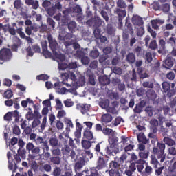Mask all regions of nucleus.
Masks as SVG:
<instances>
[{"label":"nucleus","instance_id":"0eeeda50","mask_svg":"<svg viewBox=\"0 0 176 176\" xmlns=\"http://www.w3.org/2000/svg\"><path fill=\"white\" fill-rule=\"evenodd\" d=\"M105 152L108 156H116L118 153H120V148L118 146H111L108 145L105 148Z\"/></svg>","mask_w":176,"mask_h":176},{"label":"nucleus","instance_id":"72a5a7b5","mask_svg":"<svg viewBox=\"0 0 176 176\" xmlns=\"http://www.w3.org/2000/svg\"><path fill=\"white\" fill-rule=\"evenodd\" d=\"M163 141L168 146H173L175 145V141H174V140H173L168 137H165L164 138Z\"/></svg>","mask_w":176,"mask_h":176},{"label":"nucleus","instance_id":"680f3d73","mask_svg":"<svg viewBox=\"0 0 176 176\" xmlns=\"http://www.w3.org/2000/svg\"><path fill=\"white\" fill-rule=\"evenodd\" d=\"M142 86L143 87H148V89H153L155 87L153 82H149L148 81L144 82Z\"/></svg>","mask_w":176,"mask_h":176},{"label":"nucleus","instance_id":"c85d7f7f","mask_svg":"<svg viewBox=\"0 0 176 176\" xmlns=\"http://www.w3.org/2000/svg\"><path fill=\"white\" fill-rule=\"evenodd\" d=\"M102 25V19L100 18V16H96L94 18V27L95 28H98V27H101Z\"/></svg>","mask_w":176,"mask_h":176},{"label":"nucleus","instance_id":"79ce46f5","mask_svg":"<svg viewBox=\"0 0 176 176\" xmlns=\"http://www.w3.org/2000/svg\"><path fill=\"white\" fill-rule=\"evenodd\" d=\"M3 97L4 98H7V100H10V98L13 97V91H12V89H8L3 94Z\"/></svg>","mask_w":176,"mask_h":176},{"label":"nucleus","instance_id":"c03bdc74","mask_svg":"<svg viewBox=\"0 0 176 176\" xmlns=\"http://www.w3.org/2000/svg\"><path fill=\"white\" fill-rule=\"evenodd\" d=\"M12 113V118H15V122L18 123V122H20V116L19 115V112L17 110L11 111Z\"/></svg>","mask_w":176,"mask_h":176},{"label":"nucleus","instance_id":"58836bf2","mask_svg":"<svg viewBox=\"0 0 176 176\" xmlns=\"http://www.w3.org/2000/svg\"><path fill=\"white\" fill-rule=\"evenodd\" d=\"M53 54L54 57H56L57 60H59L61 63H63V61H65V55L60 54L57 52H54Z\"/></svg>","mask_w":176,"mask_h":176},{"label":"nucleus","instance_id":"423d86ee","mask_svg":"<svg viewBox=\"0 0 176 176\" xmlns=\"http://www.w3.org/2000/svg\"><path fill=\"white\" fill-rule=\"evenodd\" d=\"M149 156V151H144L139 152V157L140 159L136 162L137 166L142 165L141 167H142V164H145L146 163V159H148ZM139 166V168H141Z\"/></svg>","mask_w":176,"mask_h":176},{"label":"nucleus","instance_id":"e433bc0d","mask_svg":"<svg viewBox=\"0 0 176 176\" xmlns=\"http://www.w3.org/2000/svg\"><path fill=\"white\" fill-rule=\"evenodd\" d=\"M61 76H62V78H63V84L66 85V86L67 87H69V86H71V85L67 83V81L69 78V73H63L61 74Z\"/></svg>","mask_w":176,"mask_h":176},{"label":"nucleus","instance_id":"13d9d810","mask_svg":"<svg viewBox=\"0 0 176 176\" xmlns=\"http://www.w3.org/2000/svg\"><path fill=\"white\" fill-rule=\"evenodd\" d=\"M90 57L92 58H97L100 56V52L98 50H92L89 54Z\"/></svg>","mask_w":176,"mask_h":176},{"label":"nucleus","instance_id":"a18cd8bd","mask_svg":"<svg viewBox=\"0 0 176 176\" xmlns=\"http://www.w3.org/2000/svg\"><path fill=\"white\" fill-rule=\"evenodd\" d=\"M63 103L66 108H71V107H74V101H72L71 99H67L66 100H64Z\"/></svg>","mask_w":176,"mask_h":176},{"label":"nucleus","instance_id":"7c9ffc66","mask_svg":"<svg viewBox=\"0 0 176 176\" xmlns=\"http://www.w3.org/2000/svg\"><path fill=\"white\" fill-rule=\"evenodd\" d=\"M137 72L140 78V79H145V78H149V74L146 72H144L142 68H138Z\"/></svg>","mask_w":176,"mask_h":176},{"label":"nucleus","instance_id":"1a4fd4ad","mask_svg":"<svg viewBox=\"0 0 176 176\" xmlns=\"http://www.w3.org/2000/svg\"><path fill=\"white\" fill-rule=\"evenodd\" d=\"M146 106V101L145 100H141L140 102H138L135 108L133 109L134 113L140 114L142 111H144V108Z\"/></svg>","mask_w":176,"mask_h":176},{"label":"nucleus","instance_id":"e2e57ef3","mask_svg":"<svg viewBox=\"0 0 176 176\" xmlns=\"http://www.w3.org/2000/svg\"><path fill=\"white\" fill-rule=\"evenodd\" d=\"M162 10L164 13H168L170 12V4L164 3L162 6Z\"/></svg>","mask_w":176,"mask_h":176},{"label":"nucleus","instance_id":"20e7f679","mask_svg":"<svg viewBox=\"0 0 176 176\" xmlns=\"http://www.w3.org/2000/svg\"><path fill=\"white\" fill-rule=\"evenodd\" d=\"M162 91L163 93L166 94V97L168 98H171V97H174V94H175V90L171 89V84H170L167 81H164L162 84Z\"/></svg>","mask_w":176,"mask_h":176},{"label":"nucleus","instance_id":"864d4df0","mask_svg":"<svg viewBox=\"0 0 176 176\" xmlns=\"http://www.w3.org/2000/svg\"><path fill=\"white\" fill-rule=\"evenodd\" d=\"M47 12L49 16H54V14L56 13V12H57V10H56V7L52 6L51 8H49Z\"/></svg>","mask_w":176,"mask_h":176},{"label":"nucleus","instance_id":"a19ab883","mask_svg":"<svg viewBox=\"0 0 176 176\" xmlns=\"http://www.w3.org/2000/svg\"><path fill=\"white\" fill-rule=\"evenodd\" d=\"M67 28H68V30L70 31V32H74V31H75V28H76V22L74 21H71L67 24Z\"/></svg>","mask_w":176,"mask_h":176},{"label":"nucleus","instance_id":"4d7b16f0","mask_svg":"<svg viewBox=\"0 0 176 176\" xmlns=\"http://www.w3.org/2000/svg\"><path fill=\"white\" fill-rule=\"evenodd\" d=\"M68 68V64L65 63H58V69L59 71H64Z\"/></svg>","mask_w":176,"mask_h":176},{"label":"nucleus","instance_id":"f257e3e1","mask_svg":"<svg viewBox=\"0 0 176 176\" xmlns=\"http://www.w3.org/2000/svg\"><path fill=\"white\" fill-rule=\"evenodd\" d=\"M166 149V144L158 142L157 145L153 148L152 155L157 157V159L160 160L161 163H163L166 160V154L164 151Z\"/></svg>","mask_w":176,"mask_h":176},{"label":"nucleus","instance_id":"49530a36","mask_svg":"<svg viewBox=\"0 0 176 176\" xmlns=\"http://www.w3.org/2000/svg\"><path fill=\"white\" fill-rule=\"evenodd\" d=\"M35 30V27L30 25V26H28L27 28H25V34H27V35H28L29 36L30 35H32V30Z\"/></svg>","mask_w":176,"mask_h":176},{"label":"nucleus","instance_id":"6e6d98bb","mask_svg":"<svg viewBox=\"0 0 176 176\" xmlns=\"http://www.w3.org/2000/svg\"><path fill=\"white\" fill-rule=\"evenodd\" d=\"M107 112L111 113L112 115H118V110L116 107H108L107 109Z\"/></svg>","mask_w":176,"mask_h":176},{"label":"nucleus","instance_id":"9b49d317","mask_svg":"<svg viewBox=\"0 0 176 176\" xmlns=\"http://www.w3.org/2000/svg\"><path fill=\"white\" fill-rule=\"evenodd\" d=\"M91 106L90 104H77L76 109H78V111H80L82 115H85V113H87L89 111H90V108Z\"/></svg>","mask_w":176,"mask_h":176},{"label":"nucleus","instance_id":"f8f14e48","mask_svg":"<svg viewBox=\"0 0 176 176\" xmlns=\"http://www.w3.org/2000/svg\"><path fill=\"white\" fill-rule=\"evenodd\" d=\"M116 14L118 16V21L119 23L122 25L123 24V19H124V17H126L127 12H126V10H123L120 8H117L116 9Z\"/></svg>","mask_w":176,"mask_h":176},{"label":"nucleus","instance_id":"2eb2a0df","mask_svg":"<svg viewBox=\"0 0 176 176\" xmlns=\"http://www.w3.org/2000/svg\"><path fill=\"white\" fill-rule=\"evenodd\" d=\"M85 159L83 157H80L78 161H77L74 166L75 171H80L83 168V166L85 164Z\"/></svg>","mask_w":176,"mask_h":176},{"label":"nucleus","instance_id":"0e129e2a","mask_svg":"<svg viewBox=\"0 0 176 176\" xmlns=\"http://www.w3.org/2000/svg\"><path fill=\"white\" fill-rule=\"evenodd\" d=\"M145 58L147 63H152V60H153V58L152 57V53L146 52L145 54Z\"/></svg>","mask_w":176,"mask_h":176},{"label":"nucleus","instance_id":"4be33fe9","mask_svg":"<svg viewBox=\"0 0 176 176\" xmlns=\"http://www.w3.org/2000/svg\"><path fill=\"white\" fill-rule=\"evenodd\" d=\"M125 32H126L127 34H130L131 35H133V34H134V30H133V25L127 20L125 23Z\"/></svg>","mask_w":176,"mask_h":176},{"label":"nucleus","instance_id":"9d476101","mask_svg":"<svg viewBox=\"0 0 176 176\" xmlns=\"http://www.w3.org/2000/svg\"><path fill=\"white\" fill-rule=\"evenodd\" d=\"M42 53L45 58L52 57V52L47 50V41H44L41 42Z\"/></svg>","mask_w":176,"mask_h":176},{"label":"nucleus","instance_id":"6e6552de","mask_svg":"<svg viewBox=\"0 0 176 176\" xmlns=\"http://www.w3.org/2000/svg\"><path fill=\"white\" fill-rule=\"evenodd\" d=\"M47 41L49 42V47L51 49L52 53H55L56 50L58 48V43L54 38L53 36L49 34L47 36Z\"/></svg>","mask_w":176,"mask_h":176},{"label":"nucleus","instance_id":"f3484780","mask_svg":"<svg viewBox=\"0 0 176 176\" xmlns=\"http://www.w3.org/2000/svg\"><path fill=\"white\" fill-rule=\"evenodd\" d=\"M146 96L148 100L153 102L155 101L157 97V94H156V92L153 89H148L146 93Z\"/></svg>","mask_w":176,"mask_h":176},{"label":"nucleus","instance_id":"f704fd0d","mask_svg":"<svg viewBox=\"0 0 176 176\" xmlns=\"http://www.w3.org/2000/svg\"><path fill=\"white\" fill-rule=\"evenodd\" d=\"M160 50H158V53H163L166 50V41L163 39H160L159 41Z\"/></svg>","mask_w":176,"mask_h":176},{"label":"nucleus","instance_id":"c756f323","mask_svg":"<svg viewBox=\"0 0 176 176\" xmlns=\"http://www.w3.org/2000/svg\"><path fill=\"white\" fill-rule=\"evenodd\" d=\"M50 160L52 164H55L56 166L60 165L61 163V158L59 156L52 157H50Z\"/></svg>","mask_w":176,"mask_h":176},{"label":"nucleus","instance_id":"4c0bfd02","mask_svg":"<svg viewBox=\"0 0 176 176\" xmlns=\"http://www.w3.org/2000/svg\"><path fill=\"white\" fill-rule=\"evenodd\" d=\"M27 151H25V149L19 148L17 150V154L21 157V159H23V160H25V157H27Z\"/></svg>","mask_w":176,"mask_h":176},{"label":"nucleus","instance_id":"39448f33","mask_svg":"<svg viewBox=\"0 0 176 176\" xmlns=\"http://www.w3.org/2000/svg\"><path fill=\"white\" fill-rule=\"evenodd\" d=\"M12 56L13 54L9 48H3L0 50V60L1 61H10Z\"/></svg>","mask_w":176,"mask_h":176},{"label":"nucleus","instance_id":"7ed1b4c3","mask_svg":"<svg viewBox=\"0 0 176 176\" xmlns=\"http://www.w3.org/2000/svg\"><path fill=\"white\" fill-rule=\"evenodd\" d=\"M141 166H142V167H141ZM137 170L142 176H151L152 175V173H153V168L149 166L148 163L146 164L145 167L144 166V164L137 165Z\"/></svg>","mask_w":176,"mask_h":176},{"label":"nucleus","instance_id":"412c9836","mask_svg":"<svg viewBox=\"0 0 176 176\" xmlns=\"http://www.w3.org/2000/svg\"><path fill=\"white\" fill-rule=\"evenodd\" d=\"M16 43H14L11 46V50H12V52H17L19 50V47H20L21 45H23V42L19 38H16Z\"/></svg>","mask_w":176,"mask_h":176},{"label":"nucleus","instance_id":"5701e85b","mask_svg":"<svg viewBox=\"0 0 176 176\" xmlns=\"http://www.w3.org/2000/svg\"><path fill=\"white\" fill-rule=\"evenodd\" d=\"M126 60L129 64H134L135 63V54L132 52H129L126 55Z\"/></svg>","mask_w":176,"mask_h":176},{"label":"nucleus","instance_id":"ea45409f","mask_svg":"<svg viewBox=\"0 0 176 176\" xmlns=\"http://www.w3.org/2000/svg\"><path fill=\"white\" fill-rule=\"evenodd\" d=\"M118 139L117 137L112 136V138H110L109 139V145L113 146H118Z\"/></svg>","mask_w":176,"mask_h":176},{"label":"nucleus","instance_id":"bb28decb","mask_svg":"<svg viewBox=\"0 0 176 176\" xmlns=\"http://www.w3.org/2000/svg\"><path fill=\"white\" fill-rule=\"evenodd\" d=\"M112 119L113 118L109 113L103 114L101 118L102 122L104 123H110V122H112Z\"/></svg>","mask_w":176,"mask_h":176},{"label":"nucleus","instance_id":"774afa93","mask_svg":"<svg viewBox=\"0 0 176 176\" xmlns=\"http://www.w3.org/2000/svg\"><path fill=\"white\" fill-rule=\"evenodd\" d=\"M37 79L38 80H48L49 79V76H47V74H41L37 76Z\"/></svg>","mask_w":176,"mask_h":176},{"label":"nucleus","instance_id":"3c124183","mask_svg":"<svg viewBox=\"0 0 176 176\" xmlns=\"http://www.w3.org/2000/svg\"><path fill=\"white\" fill-rule=\"evenodd\" d=\"M42 169L46 173H50L52 171V165H50V164H45Z\"/></svg>","mask_w":176,"mask_h":176},{"label":"nucleus","instance_id":"603ef678","mask_svg":"<svg viewBox=\"0 0 176 176\" xmlns=\"http://www.w3.org/2000/svg\"><path fill=\"white\" fill-rule=\"evenodd\" d=\"M36 146H35V145H34L33 143L29 142L26 144V149L27 151H28L29 152H31L32 153V151H34V149H35Z\"/></svg>","mask_w":176,"mask_h":176},{"label":"nucleus","instance_id":"09e8293b","mask_svg":"<svg viewBox=\"0 0 176 176\" xmlns=\"http://www.w3.org/2000/svg\"><path fill=\"white\" fill-rule=\"evenodd\" d=\"M117 6L120 9H126V8H127V5L126 4V2H124L123 0L117 1Z\"/></svg>","mask_w":176,"mask_h":176},{"label":"nucleus","instance_id":"052dcab7","mask_svg":"<svg viewBox=\"0 0 176 176\" xmlns=\"http://www.w3.org/2000/svg\"><path fill=\"white\" fill-rule=\"evenodd\" d=\"M149 47L152 50H156V49H157V43L156 42V40H153L150 43Z\"/></svg>","mask_w":176,"mask_h":176},{"label":"nucleus","instance_id":"37998d69","mask_svg":"<svg viewBox=\"0 0 176 176\" xmlns=\"http://www.w3.org/2000/svg\"><path fill=\"white\" fill-rule=\"evenodd\" d=\"M165 64L167 67H173V65H174V58L170 56H168L165 60Z\"/></svg>","mask_w":176,"mask_h":176},{"label":"nucleus","instance_id":"aec40b11","mask_svg":"<svg viewBox=\"0 0 176 176\" xmlns=\"http://www.w3.org/2000/svg\"><path fill=\"white\" fill-rule=\"evenodd\" d=\"M98 80L100 85H102V86H107V85L111 83V80L107 76H100L98 78Z\"/></svg>","mask_w":176,"mask_h":176},{"label":"nucleus","instance_id":"338daca9","mask_svg":"<svg viewBox=\"0 0 176 176\" xmlns=\"http://www.w3.org/2000/svg\"><path fill=\"white\" fill-rule=\"evenodd\" d=\"M53 175L54 176H60V175H61V168H59V167H56L54 169Z\"/></svg>","mask_w":176,"mask_h":176},{"label":"nucleus","instance_id":"dca6fc26","mask_svg":"<svg viewBox=\"0 0 176 176\" xmlns=\"http://www.w3.org/2000/svg\"><path fill=\"white\" fill-rule=\"evenodd\" d=\"M25 5L32 6V9L36 10L39 8V1L38 0H25Z\"/></svg>","mask_w":176,"mask_h":176},{"label":"nucleus","instance_id":"2f4dec72","mask_svg":"<svg viewBox=\"0 0 176 176\" xmlns=\"http://www.w3.org/2000/svg\"><path fill=\"white\" fill-rule=\"evenodd\" d=\"M71 148L67 144L65 145L61 149L63 155L65 156H69V153H71Z\"/></svg>","mask_w":176,"mask_h":176},{"label":"nucleus","instance_id":"69168bd1","mask_svg":"<svg viewBox=\"0 0 176 176\" xmlns=\"http://www.w3.org/2000/svg\"><path fill=\"white\" fill-rule=\"evenodd\" d=\"M41 146L44 153L49 152L50 148L47 141L45 140V142L41 144Z\"/></svg>","mask_w":176,"mask_h":176},{"label":"nucleus","instance_id":"f03ea898","mask_svg":"<svg viewBox=\"0 0 176 176\" xmlns=\"http://www.w3.org/2000/svg\"><path fill=\"white\" fill-rule=\"evenodd\" d=\"M118 157H115L114 161H111L109 164V168H111L109 171L110 176H120V164L118 163L116 160Z\"/></svg>","mask_w":176,"mask_h":176},{"label":"nucleus","instance_id":"c9c22d12","mask_svg":"<svg viewBox=\"0 0 176 176\" xmlns=\"http://www.w3.org/2000/svg\"><path fill=\"white\" fill-rule=\"evenodd\" d=\"M81 144L84 149H90V148H91V142L89 140H82Z\"/></svg>","mask_w":176,"mask_h":176},{"label":"nucleus","instance_id":"bf43d9fd","mask_svg":"<svg viewBox=\"0 0 176 176\" xmlns=\"http://www.w3.org/2000/svg\"><path fill=\"white\" fill-rule=\"evenodd\" d=\"M145 34V30L144 29V27L140 26V28L137 30V35L138 36H142Z\"/></svg>","mask_w":176,"mask_h":176},{"label":"nucleus","instance_id":"393cba45","mask_svg":"<svg viewBox=\"0 0 176 176\" xmlns=\"http://www.w3.org/2000/svg\"><path fill=\"white\" fill-rule=\"evenodd\" d=\"M155 155H151V159L150 160V164L153 166V168H157L158 166H160V162L157 160Z\"/></svg>","mask_w":176,"mask_h":176},{"label":"nucleus","instance_id":"5fc2aeb1","mask_svg":"<svg viewBox=\"0 0 176 176\" xmlns=\"http://www.w3.org/2000/svg\"><path fill=\"white\" fill-rule=\"evenodd\" d=\"M47 24H49V25L52 28L54 29L56 27V22L54 21V20H53V19L52 18H47Z\"/></svg>","mask_w":176,"mask_h":176},{"label":"nucleus","instance_id":"a878e982","mask_svg":"<svg viewBox=\"0 0 176 176\" xmlns=\"http://www.w3.org/2000/svg\"><path fill=\"white\" fill-rule=\"evenodd\" d=\"M11 25L12 26L8 25V32L10 34V35L14 36L16 35V28H17V24L16 23H12Z\"/></svg>","mask_w":176,"mask_h":176},{"label":"nucleus","instance_id":"cd10ccee","mask_svg":"<svg viewBox=\"0 0 176 176\" xmlns=\"http://www.w3.org/2000/svg\"><path fill=\"white\" fill-rule=\"evenodd\" d=\"M83 135L84 138L89 140H93V138H94V136L93 135V132L89 131V129H85Z\"/></svg>","mask_w":176,"mask_h":176},{"label":"nucleus","instance_id":"6ab92c4d","mask_svg":"<svg viewBox=\"0 0 176 176\" xmlns=\"http://www.w3.org/2000/svg\"><path fill=\"white\" fill-rule=\"evenodd\" d=\"M106 166L107 163L105 162V160L101 157H99L97 161L96 168H98V170H102V168H104Z\"/></svg>","mask_w":176,"mask_h":176},{"label":"nucleus","instance_id":"8fccbe9b","mask_svg":"<svg viewBox=\"0 0 176 176\" xmlns=\"http://www.w3.org/2000/svg\"><path fill=\"white\" fill-rule=\"evenodd\" d=\"M100 14L102 17L105 20L106 23H108L109 21V16H108V12L105 10L100 11Z\"/></svg>","mask_w":176,"mask_h":176},{"label":"nucleus","instance_id":"473e14b6","mask_svg":"<svg viewBox=\"0 0 176 176\" xmlns=\"http://www.w3.org/2000/svg\"><path fill=\"white\" fill-rule=\"evenodd\" d=\"M49 142L52 148H57L58 146V139L57 138H51Z\"/></svg>","mask_w":176,"mask_h":176},{"label":"nucleus","instance_id":"de8ad7c7","mask_svg":"<svg viewBox=\"0 0 176 176\" xmlns=\"http://www.w3.org/2000/svg\"><path fill=\"white\" fill-rule=\"evenodd\" d=\"M145 112L150 116V118H152L153 116V107H147L145 109Z\"/></svg>","mask_w":176,"mask_h":176},{"label":"nucleus","instance_id":"ddd939ff","mask_svg":"<svg viewBox=\"0 0 176 176\" xmlns=\"http://www.w3.org/2000/svg\"><path fill=\"white\" fill-rule=\"evenodd\" d=\"M19 142V139L17 138H12L10 142L8 143L6 142L7 146H9L10 151H12V152L16 151V148H14V145H16L17 142Z\"/></svg>","mask_w":176,"mask_h":176},{"label":"nucleus","instance_id":"a211bd4d","mask_svg":"<svg viewBox=\"0 0 176 176\" xmlns=\"http://www.w3.org/2000/svg\"><path fill=\"white\" fill-rule=\"evenodd\" d=\"M137 138L138 141L141 142V144H144V145L149 144V139L146 138V136H145L144 133H140L137 135Z\"/></svg>","mask_w":176,"mask_h":176},{"label":"nucleus","instance_id":"b1692460","mask_svg":"<svg viewBox=\"0 0 176 176\" xmlns=\"http://www.w3.org/2000/svg\"><path fill=\"white\" fill-rule=\"evenodd\" d=\"M102 133L104 135H108L111 137H115V131L110 128H103Z\"/></svg>","mask_w":176,"mask_h":176},{"label":"nucleus","instance_id":"4468645a","mask_svg":"<svg viewBox=\"0 0 176 176\" xmlns=\"http://www.w3.org/2000/svg\"><path fill=\"white\" fill-rule=\"evenodd\" d=\"M132 23L138 27H142L144 25V20L140 16L135 15L132 17Z\"/></svg>","mask_w":176,"mask_h":176}]
</instances>
